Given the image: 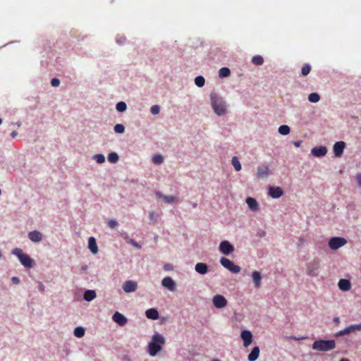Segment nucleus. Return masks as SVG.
I'll return each instance as SVG.
<instances>
[{"label": "nucleus", "instance_id": "nucleus-1", "mask_svg": "<svg viewBox=\"0 0 361 361\" xmlns=\"http://www.w3.org/2000/svg\"><path fill=\"white\" fill-rule=\"evenodd\" d=\"M165 344V338L159 334H155L152 337V341L148 345L149 354L154 357L162 349Z\"/></svg>", "mask_w": 361, "mask_h": 361}, {"label": "nucleus", "instance_id": "nucleus-2", "mask_svg": "<svg viewBox=\"0 0 361 361\" xmlns=\"http://www.w3.org/2000/svg\"><path fill=\"white\" fill-rule=\"evenodd\" d=\"M313 350L322 352H328L336 348V342L334 340H317L312 345Z\"/></svg>", "mask_w": 361, "mask_h": 361}, {"label": "nucleus", "instance_id": "nucleus-3", "mask_svg": "<svg viewBox=\"0 0 361 361\" xmlns=\"http://www.w3.org/2000/svg\"><path fill=\"white\" fill-rule=\"evenodd\" d=\"M210 98L214 112L219 116L224 115L226 113V107L222 98L218 97L216 94H211Z\"/></svg>", "mask_w": 361, "mask_h": 361}, {"label": "nucleus", "instance_id": "nucleus-4", "mask_svg": "<svg viewBox=\"0 0 361 361\" xmlns=\"http://www.w3.org/2000/svg\"><path fill=\"white\" fill-rule=\"evenodd\" d=\"M12 254L17 256L20 263L27 268L32 267L33 261L29 255L24 254L20 248H15L12 250Z\"/></svg>", "mask_w": 361, "mask_h": 361}, {"label": "nucleus", "instance_id": "nucleus-5", "mask_svg": "<svg viewBox=\"0 0 361 361\" xmlns=\"http://www.w3.org/2000/svg\"><path fill=\"white\" fill-rule=\"evenodd\" d=\"M221 264L231 271L233 274H238L241 269L239 266L235 265L231 260L226 258V257H221L220 259Z\"/></svg>", "mask_w": 361, "mask_h": 361}, {"label": "nucleus", "instance_id": "nucleus-6", "mask_svg": "<svg viewBox=\"0 0 361 361\" xmlns=\"http://www.w3.org/2000/svg\"><path fill=\"white\" fill-rule=\"evenodd\" d=\"M346 243L347 240L343 238L334 237L329 240V246L331 250H336L345 245Z\"/></svg>", "mask_w": 361, "mask_h": 361}, {"label": "nucleus", "instance_id": "nucleus-7", "mask_svg": "<svg viewBox=\"0 0 361 361\" xmlns=\"http://www.w3.org/2000/svg\"><path fill=\"white\" fill-rule=\"evenodd\" d=\"M319 269V259H314L312 262L308 264L307 273L310 276H316L318 275Z\"/></svg>", "mask_w": 361, "mask_h": 361}, {"label": "nucleus", "instance_id": "nucleus-8", "mask_svg": "<svg viewBox=\"0 0 361 361\" xmlns=\"http://www.w3.org/2000/svg\"><path fill=\"white\" fill-rule=\"evenodd\" d=\"M214 305L216 308H224L227 305L226 299L221 295H216L212 299Z\"/></svg>", "mask_w": 361, "mask_h": 361}, {"label": "nucleus", "instance_id": "nucleus-9", "mask_svg": "<svg viewBox=\"0 0 361 361\" xmlns=\"http://www.w3.org/2000/svg\"><path fill=\"white\" fill-rule=\"evenodd\" d=\"M122 288L126 293H133L137 290V283L135 281H126L123 283Z\"/></svg>", "mask_w": 361, "mask_h": 361}, {"label": "nucleus", "instance_id": "nucleus-10", "mask_svg": "<svg viewBox=\"0 0 361 361\" xmlns=\"http://www.w3.org/2000/svg\"><path fill=\"white\" fill-rule=\"evenodd\" d=\"M219 250L223 254L228 255L233 252L234 247L228 241L224 240L220 243Z\"/></svg>", "mask_w": 361, "mask_h": 361}, {"label": "nucleus", "instance_id": "nucleus-11", "mask_svg": "<svg viewBox=\"0 0 361 361\" xmlns=\"http://www.w3.org/2000/svg\"><path fill=\"white\" fill-rule=\"evenodd\" d=\"M356 331H361V324L350 325V326H347L346 328H345L344 329L340 331L338 333V336L346 335V334H349L353 332H355Z\"/></svg>", "mask_w": 361, "mask_h": 361}, {"label": "nucleus", "instance_id": "nucleus-12", "mask_svg": "<svg viewBox=\"0 0 361 361\" xmlns=\"http://www.w3.org/2000/svg\"><path fill=\"white\" fill-rule=\"evenodd\" d=\"M241 338L243 341V344L245 347H247L251 344L252 341V334L250 331L244 330L240 334Z\"/></svg>", "mask_w": 361, "mask_h": 361}, {"label": "nucleus", "instance_id": "nucleus-13", "mask_svg": "<svg viewBox=\"0 0 361 361\" xmlns=\"http://www.w3.org/2000/svg\"><path fill=\"white\" fill-rule=\"evenodd\" d=\"M112 319L114 322L117 323L120 326H124L128 322L127 318L118 312H116L114 314Z\"/></svg>", "mask_w": 361, "mask_h": 361}, {"label": "nucleus", "instance_id": "nucleus-14", "mask_svg": "<svg viewBox=\"0 0 361 361\" xmlns=\"http://www.w3.org/2000/svg\"><path fill=\"white\" fill-rule=\"evenodd\" d=\"M345 144L343 141L336 142L334 145V152L336 157H339L343 153Z\"/></svg>", "mask_w": 361, "mask_h": 361}, {"label": "nucleus", "instance_id": "nucleus-15", "mask_svg": "<svg viewBox=\"0 0 361 361\" xmlns=\"http://www.w3.org/2000/svg\"><path fill=\"white\" fill-rule=\"evenodd\" d=\"M161 284L171 291H173L176 288V283L171 277H165L161 281Z\"/></svg>", "mask_w": 361, "mask_h": 361}, {"label": "nucleus", "instance_id": "nucleus-16", "mask_svg": "<svg viewBox=\"0 0 361 361\" xmlns=\"http://www.w3.org/2000/svg\"><path fill=\"white\" fill-rule=\"evenodd\" d=\"M283 193V191L280 187L271 186L269 189V194L273 198H279Z\"/></svg>", "mask_w": 361, "mask_h": 361}, {"label": "nucleus", "instance_id": "nucleus-17", "mask_svg": "<svg viewBox=\"0 0 361 361\" xmlns=\"http://www.w3.org/2000/svg\"><path fill=\"white\" fill-rule=\"evenodd\" d=\"M252 281L256 288H259L262 285V276L259 271H254L252 273Z\"/></svg>", "mask_w": 361, "mask_h": 361}, {"label": "nucleus", "instance_id": "nucleus-18", "mask_svg": "<svg viewBox=\"0 0 361 361\" xmlns=\"http://www.w3.org/2000/svg\"><path fill=\"white\" fill-rule=\"evenodd\" d=\"M28 238L31 241L38 243L42 240V234L38 231H33L28 233Z\"/></svg>", "mask_w": 361, "mask_h": 361}, {"label": "nucleus", "instance_id": "nucleus-19", "mask_svg": "<svg viewBox=\"0 0 361 361\" xmlns=\"http://www.w3.org/2000/svg\"><path fill=\"white\" fill-rule=\"evenodd\" d=\"M269 175V169L267 166H261L257 168V176L258 178H266Z\"/></svg>", "mask_w": 361, "mask_h": 361}, {"label": "nucleus", "instance_id": "nucleus-20", "mask_svg": "<svg viewBox=\"0 0 361 361\" xmlns=\"http://www.w3.org/2000/svg\"><path fill=\"white\" fill-rule=\"evenodd\" d=\"M327 152V149L324 146L315 147L312 149V154L315 157L324 156Z\"/></svg>", "mask_w": 361, "mask_h": 361}, {"label": "nucleus", "instance_id": "nucleus-21", "mask_svg": "<svg viewBox=\"0 0 361 361\" xmlns=\"http://www.w3.org/2000/svg\"><path fill=\"white\" fill-rule=\"evenodd\" d=\"M246 203L247 204L250 209L253 212H257L259 209L257 200L252 197H247L246 199Z\"/></svg>", "mask_w": 361, "mask_h": 361}, {"label": "nucleus", "instance_id": "nucleus-22", "mask_svg": "<svg viewBox=\"0 0 361 361\" xmlns=\"http://www.w3.org/2000/svg\"><path fill=\"white\" fill-rule=\"evenodd\" d=\"M338 288L343 291H348L351 288V283L349 280L342 279L338 281Z\"/></svg>", "mask_w": 361, "mask_h": 361}, {"label": "nucleus", "instance_id": "nucleus-23", "mask_svg": "<svg viewBox=\"0 0 361 361\" xmlns=\"http://www.w3.org/2000/svg\"><path fill=\"white\" fill-rule=\"evenodd\" d=\"M195 269L197 273L202 275L206 274L208 272L207 265L202 262L196 264Z\"/></svg>", "mask_w": 361, "mask_h": 361}, {"label": "nucleus", "instance_id": "nucleus-24", "mask_svg": "<svg viewBox=\"0 0 361 361\" xmlns=\"http://www.w3.org/2000/svg\"><path fill=\"white\" fill-rule=\"evenodd\" d=\"M88 247L93 254L98 252V247L96 240L94 237H90L88 240Z\"/></svg>", "mask_w": 361, "mask_h": 361}, {"label": "nucleus", "instance_id": "nucleus-25", "mask_svg": "<svg viewBox=\"0 0 361 361\" xmlns=\"http://www.w3.org/2000/svg\"><path fill=\"white\" fill-rule=\"evenodd\" d=\"M259 355V348L255 346L252 348L251 353L248 355L249 361H255Z\"/></svg>", "mask_w": 361, "mask_h": 361}, {"label": "nucleus", "instance_id": "nucleus-26", "mask_svg": "<svg viewBox=\"0 0 361 361\" xmlns=\"http://www.w3.org/2000/svg\"><path fill=\"white\" fill-rule=\"evenodd\" d=\"M146 317L152 319H157L159 318V312L154 308H150L145 312Z\"/></svg>", "mask_w": 361, "mask_h": 361}, {"label": "nucleus", "instance_id": "nucleus-27", "mask_svg": "<svg viewBox=\"0 0 361 361\" xmlns=\"http://www.w3.org/2000/svg\"><path fill=\"white\" fill-rule=\"evenodd\" d=\"M96 295H97V294L94 290H88L84 293L83 297L86 301L90 302V301L94 300L96 298Z\"/></svg>", "mask_w": 361, "mask_h": 361}, {"label": "nucleus", "instance_id": "nucleus-28", "mask_svg": "<svg viewBox=\"0 0 361 361\" xmlns=\"http://www.w3.org/2000/svg\"><path fill=\"white\" fill-rule=\"evenodd\" d=\"M231 74L230 69L226 67L221 68L219 71V76L220 78L228 77Z\"/></svg>", "mask_w": 361, "mask_h": 361}, {"label": "nucleus", "instance_id": "nucleus-29", "mask_svg": "<svg viewBox=\"0 0 361 361\" xmlns=\"http://www.w3.org/2000/svg\"><path fill=\"white\" fill-rule=\"evenodd\" d=\"M252 62L253 64H255L256 66H261L264 63V59L262 56H261L259 55H256L252 57Z\"/></svg>", "mask_w": 361, "mask_h": 361}, {"label": "nucleus", "instance_id": "nucleus-30", "mask_svg": "<svg viewBox=\"0 0 361 361\" xmlns=\"http://www.w3.org/2000/svg\"><path fill=\"white\" fill-rule=\"evenodd\" d=\"M232 165L233 166L235 170L236 171H239L241 169V164L237 157H233L232 158Z\"/></svg>", "mask_w": 361, "mask_h": 361}, {"label": "nucleus", "instance_id": "nucleus-31", "mask_svg": "<svg viewBox=\"0 0 361 361\" xmlns=\"http://www.w3.org/2000/svg\"><path fill=\"white\" fill-rule=\"evenodd\" d=\"M319 99H320V96L319 95V94H317L316 92L311 93L308 96V100L312 103H316V102H319Z\"/></svg>", "mask_w": 361, "mask_h": 361}, {"label": "nucleus", "instance_id": "nucleus-32", "mask_svg": "<svg viewBox=\"0 0 361 361\" xmlns=\"http://www.w3.org/2000/svg\"><path fill=\"white\" fill-rule=\"evenodd\" d=\"M311 66L308 63H305L302 67L301 73L302 76L307 75L311 71Z\"/></svg>", "mask_w": 361, "mask_h": 361}, {"label": "nucleus", "instance_id": "nucleus-33", "mask_svg": "<svg viewBox=\"0 0 361 361\" xmlns=\"http://www.w3.org/2000/svg\"><path fill=\"white\" fill-rule=\"evenodd\" d=\"M279 133L282 135H286L290 133V128L286 125H282L279 128Z\"/></svg>", "mask_w": 361, "mask_h": 361}, {"label": "nucleus", "instance_id": "nucleus-34", "mask_svg": "<svg viewBox=\"0 0 361 361\" xmlns=\"http://www.w3.org/2000/svg\"><path fill=\"white\" fill-rule=\"evenodd\" d=\"M85 334V329L83 327H76L74 330V335L78 338H81Z\"/></svg>", "mask_w": 361, "mask_h": 361}, {"label": "nucleus", "instance_id": "nucleus-35", "mask_svg": "<svg viewBox=\"0 0 361 361\" xmlns=\"http://www.w3.org/2000/svg\"><path fill=\"white\" fill-rule=\"evenodd\" d=\"M108 160L111 163H116L118 161V155L116 152H111L108 155Z\"/></svg>", "mask_w": 361, "mask_h": 361}, {"label": "nucleus", "instance_id": "nucleus-36", "mask_svg": "<svg viewBox=\"0 0 361 361\" xmlns=\"http://www.w3.org/2000/svg\"><path fill=\"white\" fill-rule=\"evenodd\" d=\"M205 82V79L203 76H197L195 79V83L197 87H202L204 86Z\"/></svg>", "mask_w": 361, "mask_h": 361}, {"label": "nucleus", "instance_id": "nucleus-37", "mask_svg": "<svg viewBox=\"0 0 361 361\" xmlns=\"http://www.w3.org/2000/svg\"><path fill=\"white\" fill-rule=\"evenodd\" d=\"M126 104L123 102H119L116 104V109L119 112H123L126 110Z\"/></svg>", "mask_w": 361, "mask_h": 361}, {"label": "nucleus", "instance_id": "nucleus-38", "mask_svg": "<svg viewBox=\"0 0 361 361\" xmlns=\"http://www.w3.org/2000/svg\"><path fill=\"white\" fill-rule=\"evenodd\" d=\"M152 161L156 164H160L163 162L164 158L161 155L157 154L153 157Z\"/></svg>", "mask_w": 361, "mask_h": 361}, {"label": "nucleus", "instance_id": "nucleus-39", "mask_svg": "<svg viewBox=\"0 0 361 361\" xmlns=\"http://www.w3.org/2000/svg\"><path fill=\"white\" fill-rule=\"evenodd\" d=\"M94 159L98 163V164H102L105 161V157L103 154H95L94 156Z\"/></svg>", "mask_w": 361, "mask_h": 361}, {"label": "nucleus", "instance_id": "nucleus-40", "mask_svg": "<svg viewBox=\"0 0 361 361\" xmlns=\"http://www.w3.org/2000/svg\"><path fill=\"white\" fill-rule=\"evenodd\" d=\"M125 130V127L123 124H116L114 126V131L117 133H123Z\"/></svg>", "mask_w": 361, "mask_h": 361}, {"label": "nucleus", "instance_id": "nucleus-41", "mask_svg": "<svg viewBox=\"0 0 361 361\" xmlns=\"http://www.w3.org/2000/svg\"><path fill=\"white\" fill-rule=\"evenodd\" d=\"M160 197L163 198V200L167 203H173L176 201V197L173 196H162L159 195Z\"/></svg>", "mask_w": 361, "mask_h": 361}, {"label": "nucleus", "instance_id": "nucleus-42", "mask_svg": "<svg viewBox=\"0 0 361 361\" xmlns=\"http://www.w3.org/2000/svg\"><path fill=\"white\" fill-rule=\"evenodd\" d=\"M150 111L152 114L156 115L158 114L160 111V107L158 105H153L151 107Z\"/></svg>", "mask_w": 361, "mask_h": 361}, {"label": "nucleus", "instance_id": "nucleus-43", "mask_svg": "<svg viewBox=\"0 0 361 361\" xmlns=\"http://www.w3.org/2000/svg\"><path fill=\"white\" fill-rule=\"evenodd\" d=\"M108 225L111 228H115L117 226V222L115 220L111 219L108 221Z\"/></svg>", "mask_w": 361, "mask_h": 361}, {"label": "nucleus", "instance_id": "nucleus-44", "mask_svg": "<svg viewBox=\"0 0 361 361\" xmlns=\"http://www.w3.org/2000/svg\"><path fill=\"white\" fill-rule=\"evenodd\" d=\"M60 84V80L58 79V78H53L51 80V85L53 86V87H57L59 86Z\"/></svg>", "mask_w": 361, "mask_h": 361}, {"label": "nucleus", "instance_id": "nucleus-45", "mask_svg": "<svg viewBox=\"0 0 361 361\" xmlns=\"http://www.w3.org/2000/svg\"><path fill=\"white\" fill-rule=\"evenodd\" d=\"M128 242V243H130L133 246H134V247H137L138 249L140 248V245L136 241H135L134 240L129 239Z\"/></svg>", "mask_w": 361, "mask_h": 361}, {"label": "nucleus", "instance_id": "nucleus-46", "mask_svg": "<svg viewBox=\"0 0 361 361\" xmlns=\"http://www.w3.org/2000/svg\"><path fill=\"white\" fill-rule=\"evenodd\" d=\"M149 217L151 220L156 221V219L157 217V214L155 212H149Z\"/></svg>", "mask_w": 361, "mask_h": 361}, {"label": "nucleus", "instance_id": "nucleus-47", "mask_svg": "<svg viewBox=\"0 0 361 361\" xmlns=\"http://www.w3.org/2000/svg\"><path fill=\"white\" fill-rule=\"evenodd\" d=\"M173 269V265H172V264H164V269L165 271H171V270H172Z\"/></svg>", "mask_w": 361, "mask_h": 361}, {"label": "nucleus", "instance_id": "nucleus-48", "mask_svg": "<svg viewBox=\"0 0 361 361\" xmlns=\"http://www.w3.org/2000/svg\"><path fill=\"white\" fill-rule=\"evenodd\" d=\"M356 180L358 185L361 187V173H359L356 176Z\"/></svg>", "mask_w": 361, "mask_h": 361}, {"label": "nucleus", "instance_id": "nucleus-49", "mask_svg": "<svg viewBox=\"0 0 361 361\" xmlns=\"http://www.w3.org/2000/svg\"><path fill=\"white\" fill-rule=\"evenodd\" d=\"M11 281H12V282H13V283H15V284H18V283H19V282H20L19 279H18V277H16V276L13 277V278L11 279Z\"/></svg>", "mask_w": 361, "mask_h": 361}, {"label": "nucleus", "instance_id": "nucleus-50", "mask_svg": "<svg viewBox=\"0 0 361 361\" xmlns=\"http://www.w3.org/2000/svg\"><path fill=\"white\" fill-rule=\"evenodd\" d=\"M17 135H18V133H17L16 131H13V132L11 133V135L13 137H15Z\"/></svg>", "mask_w": 361, "mask_h": 361}, {"label": "nucleus", "instance_id": "nucleus-51", "mask_svg": "<svg viewBox=\"0 0 361 361\" xmlns=\"http://www.w3.org/2000/svg\"><path fill=\"white\" fill-rule=\"evenodd\" d=\"M300 143H301V142H300V141L295 142H294V145H295V147H299V146L300 145Z\"/></svg>", "mask_w": 361, "mask_h": 361}, {"label": "nucleus", "instance_id": "nucleus-52", "mask_svg": "<svg viewBox=\"0 0 361 361\" xmlns=\"http://www.w3.org/2000/svg\"><path fill=\"white\" fill-rule=\"evenodd\" d=\"M339 361H350V360L347 358H341Z\"/></svg>", "mask_w": 361, "mask_h": 361}, {"label": "nucleus", "instance_id": "nucleus-53", "mask_svg": "<svg viewBox=\"0 0 361 361\" xmlns=\"http://www.w3.org/2000/svg\"><path fill=\"white\" fill-rule=\"evenodd\" d=\"M334 321H335L336 322H339V318H338V317L335 318V319H334Z\"/></svg>", "mask_w": 361, "mask_h": 361}]
</instances>
